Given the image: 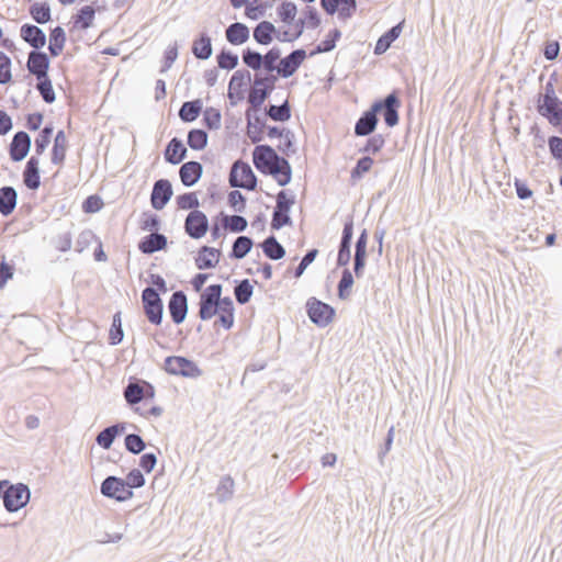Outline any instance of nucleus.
<instances>
[{
	"mask_svg": "<svg viewBox=\"0 0 562 562\" xmlns=\"http://www.w3.org/2000/svg\"><path fill=\"white\" fill-rule=\"evenodd\" d=\"M243 63L258 74L262 69L263 57L259 52L249 47L245 48L241 54Z\"/></svg>",
	"mask_w": 562,
	"mask_h": 562,
	"instance_id": "obj_47",
	"label": "nucleus"
},
{
	"mask_svg": "<svg viewBox=\"0 0 562 562\" xmlns=\"http://www.w3.org/2000/svg\"><path fill=\"white\" fill-rule=\"evenodd\" d=\"M12 80L11 59L0 50V85H7Z\"/></svg>",
	"mask_w": 562,
	"mask_h": 562,
	"instance_id": "obj_61",
	"label": "nucleus"
},
{
	"mask_svg": "<svg viewBox=\"0 0 562 562\" xmlns=\"http://www.w3.org/2000/svg\"><path fill=\"white\" fill-rule=\"evenodd\" d=\"M160 227V218L155 213H143V218L139 224V228L144 232L158 233Z\"/></svg>",
	"mask_w": 562,
	"mask_h": 562,
	"instance_id": "obj_59",
	"label": "nucleus"
},
{
	"mask_svg": "<svg viewBox=\"0 0 562 562\" xmlns=\"http://www.w3.org/2000/svg\"><path fill=\"white\" fill-rule=\"evenodd\" d=\"M245 9V15L250 20H258L263 16L269 4L262 0L248 1Z\"/></svg>",
	"mask_w": 562,
	"mask_h": 562,
	"instance_id": "obj_53",
	"label": "nucleus"
},
{
	"mask_svg": "<svg viewBox=\"0 0 562 562\" xmlns=\"http://www.w3.org/2000/svg\"><path fill=\"white\" fill-rule=\"evenodd\" d=\"M548 147L552 158L562 162V137L550 136L548 138Z\"/></svg>",
	"mask_w": 562,
	"mask_h": 562,
	"instance_id": "obj_64",
	"label": "nucleus"
},
{
	"mask_svg": "<svg viewBox=\"0 0 562 562\" xmlns=\"http://www.w3.org/2000/svg\"><path fill=\"white\" fill-rule=\"evenodd\" d=\"M222 114L215 108H206L203 111V123L209 130H217L221 126Z\"/></svg>",
	"mask_w": 562,
	"mask_h": 562,
	"instance_id": "obj_57",
	"label": "nucleus"
},
{
	"mask_svg": "<svg viewBox=\"0 0 562 562\" xmlns=\"http://www.w3.org/2000/svg\"><path fill=\"white\" fill-rule=\"evenodd\" d=\"M265 113L268 117L274 122H286L291 119V106L288 100L282 104L276 105L270 104L265 109Z\"/></svg>",
	"mask_w": 562,
	"mask_h": 562,
	"instance_id": "obj_39",
	"label": "nucleus"
},
{
	"mask_svg": "<svg viewBox=\"0 0 562 562\" xmlns=\"http://www.w3.org/2000/svg\"><path fill=\"white\" fill-rule=\"evenodd\" d=\"M21 38L27 43L33 49L41 50L46 44V34L37 25L25 23L20 29Z\"/></svg>",
	"mask_w": 562,
	"mask_h": 562,
	"instance_id": "obj_21",
	"label": "nucleus"
},
{
	"mask_svg": "<svg viewBox=\"0 0 562 562\" xmlns=\"http://www.w3.org/2000/svg\"><path fill=\"white\" fill-rule=\"evenodd\" d=\"M124 445L125 449L133 454H139L146 448V442L137 434L126 435L124 439Z\"/></svg>",
	"mask_w": 562,
	"mask_h": 562,
	"instance_id": "obj_54",
	"label": "nucleus"
},
{
	"mask_svg": "<svg viewBox=\"0 0 562 562\" xmlns=\"http://www.w3.org/2000/svg\"><path fill=\"white\" fill-rule=\"evenodd\" d=\"M177 205L181 210H191L194 211L199 207L200 202L195 194V192H187L183 194H180L176 199Z\"/></svg>",
	"mask_w": 562,
	"mask_h": 562,
	"instance_id": "obj_58",
	"label": "nucleus"
},
{
	"mask_svg": "<svg viewBox=\"0 0 562 562\" xmlns=\"http://www.w3.org/2000/svg\"><path fill=\"white\" fill-rule=\"evenodd\" d=\"M144 383L145 380L132 378L124 387L123 395L130 406H134L144 401Z\"/></svg>",
	"mask_w": 562,
	"mask_h": 562,
	"instance_id": "obj_30",
	"label": "nucleus"
},
{
	"mask_svg": "<svg viewBox=\"0 0 562 562\" xmlns=\"http://www.w3.org/2000/svg\"><path fill=\"white\" fill-rule=\"evenodd\" d=\"M385 144V138L382 134L370 135L366 145L360 149L361 153L376 154Z\"/></svg>",
	"mask_w": 562,
	"mask_h": 562,
	"instance_id": "obj_60",
	"label": "nucleus"
},
{
	"mask_svg": "<svg viewBox=\"0 0 562 562\" xmlns=\"http://www.w3.org/2000/svg\"><path fill=\"white\" fill-rule=\"evenodd\" d=\"M203 111V102L201 99H194L182 103L179 110V117L184 123L195 121Z\"/></svg>",
	"mask_w": 562,
	"mask_h": 562,
	"instance_id": "obj_33",
	"label": "nucleus"
},
{
	"mask_svg": "<svg viewBox=\"0 0 562 562\" xmlns=\"http://www.w3.org/2000/svg\"><path fill=\"white\" fill-rule=\"evenodd\" d=\"M234 480L231 475H225L221 479L216 488V496L218 502L224 503L233 497L234 494Z\"/></svg>",
	"mask_w": 562,
	"mask_h": 562,
	"instance_id": "obj_48",
	"label": "nucleus"
},
{
	"mask_svg": "<svg viewBox=\"0 0 562 562\" xmlns=\"http://www.w3.org/2000/svg\"><path fill=\"white\" fill-rule=\"evenodd\" d=\"M192 54L196 59L206 60L213 54L211 36L202 32L192 43Z\"/></svg>",
	"mask_w": 562,
	"mask_h": 562,
	"instance_id": "obj_31",
	"label": "nucleus"
},
{
	"mask_svg": "<svg viewBox=\"0 0 562 562\" xmlns=\"http://www.w3.org/2000/svg\"><path fill=\"white\" fill-rule=\"evenodd\" d=\"M306 52L303 48H297L292 50L289 55L285 57H281L280 61L278 63V69L277 74L278 76L282 78H289L293 76L296 70L300 68V66L303 64V61L306 58Z\"/></svg>",
	"mask_w": 562,
	"mask_h": 562,
	"instance_id": "obj_14",
	"label": "nucleus"
},
{
	"mask_svg": "<svg viewBox=\"0 0 562 562\" xmlns=\"http://www.w3.org/2000/svg\"><path fill=\"white\" fill-rule=\"evenodd\" d=\"M31 137L26 132H16L9 145L11 160L14 162L23 160L31 149Z\"/></svg>",
	"mask_w": 562,
	"mask_h": 562,
	"instance_id": "obj_17",
	"label": "nucleus"
},
{
	"mask_svg": "<svg viewBox=\"0 0 562 562\" xmlns=\"http://www.w3.org/2000/svg\"><path fill=\"white\" fill-rule=\"evenodd\" d=\"M353 283L355 279L351 271L348 268H344L337 284V294L340 300H347L350 296Z\"/></svg>",
	"mask_w": 562,
	"mask_h": 562,
	"instance_id": "obj_46",
	"label": "nucleus"
},
{
	"mask_svg": "<svg viewBox=\"0 0 562 562\" xmlns=\"http://www.w3.org/2000/svg\"><path fill=\"white\" fill-rule=\"evenodd\" d=\"M31 491L26 484H11L7 480L0 481V498L9 513H15L30 502Z\"/></svg>",
	"mask_w": 562,
	"mask_h": 562,
	"instance_id": "obj_3",
	"label": "nucleus"
},
{
	"mask_svg": "<svg viewBox=\"0 0 562 562\" xmlns=\"http://www.w3.org/2000/svg\"><path fill=\"white\" fill-rule=\"evenodd\" d=\"M402 29L403 22H400L396 25L392 26L390 30H387L385 33H383L375 43L374 54H384L391 47L392 43L398 38Z\"/></svg>",
	"mask_w": 562,
	"mask_h": 562,
	"instance_id": "obj_32",
	"label": "nucleus"
},
{
	"mask_svg": "<svg viewBox=\"0 0 562 562\" xmlns=\"http://www.w3.org/2000/svg\"><path fill=\"white\" fill-rule=\"evenodd\" d=\"M23 183L30 190H37L41 186L40 175V159L36 156H31L26 161L25 168L22 173Z\"/></svg>",
	"mask_w": 562,
	"mask_h": 562,
	"instance_id": "obj_24",
	"label": "nucleus"
},
{
	"mask_svg": "<svg viewBox=\"0 0 562 562\" xmlns=\"http://www.w3.org/2000/svg\"><path fill=\"white\" fill-rule=\"evenodd\" d=\"M250 80L251 75L247 69H238L233 74L228 83L227 92L231 105H236V101H233V91H236L237 100L241 101L244 99L245 86L247 82H250Z\"/></svg>",
	"mask_w": 562,
	"mask_h": 562,
	"instance_id": "obj_22",
	"label": "nucleus"
},
{
	"mask_svg": "<svg viewBox=\"0 0 562 562\" xmlns=\"http://www.w3.org/2000/svg\"><path fill=\"white\" fill-rule=\"evenodd\" d=\"M209 135L202 128H192L188 132L187 143L193 150H202L207 145Z\"/></svg>",
	"mask_w": 562,
	"mask_h": 562,
	"instance_id": "obj_45",
	"label": "nucleus"
},
{
	"mask_svg": "<svg viewBox=\"0 0 562 562\" xmlns=\"http://www.w3.org/2000/svg\"><path fill=\"white\" fill-rule=\"evenodd\" d=\"M373 165V159L370 156H363L358 159L356 166L351 169L350 177L352 180L361 179Z\"/></svg>",
	"mask_w": 562,
	"mask_h": 562,
	"instance_id": "obj_56",
	"label": "nucleus"
},
{
	"mask_svg": "<svg viewBox=\"0 0 562 562\" xmlns=\"http://www.w3.org/2000/svg\"><path fill=\"white\" fill-rule=\"evenodd\" d=\"M144 314L153 325H160L164 315V303L160 294L153 286H146L142 292Z\"/></svg>",
	"mask_w": 562,
	"mask_h": 562,
	"instance_id": "obj_7",
	"label": "nucleus"
},
{
	"mask_svg": "<svg viewBox=\"0 0 562 562\" xmlns=\"http://www.w3.org/2000/svg\"><path fill=\"white\" fill-rule=\"evenodd\" d=\"M36 90L38 91L43 101L47 104L54 103L56 100V94L49 75L36 78Z\"/></svg>",
	"mask_w": 562,
	"mask_h": 562,
	"instance_id": "obj_43",
	"label": "nucleus"
},
{
	"mask_svg": "<svg viewBox=\"0 0 562 562\" xmlns=\"http://www.w3.org/2000/svg\"><path fill=\"white\" fill-rule=\"evenodd\" d=\"M50 59L43 50H31L27 56L26 68L35 78L48 76Z\"/></svg>",
	"mask_w": 562,
	"mask_h": 562,
	"instance_id": "obj_18",
	"label": "nucleus"
},
{
	"mask_svg": "<svg viewBox=\"0 0 562 562\" xmlns=\"http://www.w3.org/2000/svg\"><path fill=\"white\" fill-rule=\"evenodd\" d=\"M66 43V32L61 26H56L50 30L48 50L53 57L61 54Z\"/></svg>",
	"mask_w": 562,
	"mask_h": 562,
	"instance_id": "obj_36",
	"label": "nucleus"
},
{
	"mask_svg": "<svg viewBox=\"0 0 562 562\" xmlns=\"http://www.w3.org/2000/svg\"><path fill=\"white\" fill-rule=\"evenodd\" d=\"M228 183L231 188H241L252 191L257 188V176L248 162L237 159L231 167Z\"/></svg>",
	"mask_w": 562,
	"mask_h": 562,
	"instance_id": "obj_5",
	"label": "nucleus"
},
{
	"mask_svg": "<svg viewBox=\"0 0 562 562\" xmlns=\"http://www.w3.org/2000/svg\"><path fill=\"white\" fill-rule=\"evenodd\" d=\"M255 168L266 176H272L280 187L291 182L292 167L286 158L267 144L257 145L252 150Z\"/></svg>",
	"mask_w": 562,
	"mask_h": 562,
	"instance_id": "obj_1",
	"label": "nucleus"
},
{
	"mask_svg": "<svg viewBox=\"0 0 562 562\" xmlns=\"http://www.w3.org/2000/svg\"><path fill=\"white\" fill-rule=\"evenodd\" d=\"M323 10L328 15H334L338 12L340 19L350 18L357 9L356 0H321Z\"/></svg>",
	"mask_w": 562,
	"mask_h": 562,
	"instance_id": "obj_20",
	"label": "nucleus"
},
{
	"mask_svg": "<svg viewBox=\"0 0 562 562\" xmlns=\"http://www.w3.org/2000/svg\"><path fill=\"white\" fill-rule=\"evenodd\" d=\"M207 216L200 210L191 211L184 221V232L193 239L202 238L209 231Z\"/></svg>",
	"mask_w": 562,
	"mask_h": 562,
	"instance_id": "obj_12",
	"label": "nucleus"
},
{
	"mask_svg": "<svg viewBox=\"0 0 562 562\" xmlns=\"http://www.w3.org/2000/svg\"><path fill=\"white\" fill-rule=\"evenodd\" d=\"M95 16V9L92 5L80 8L75 16V25L80 30H87L92 26Z\"/></svg>",
	"mask_w": 562,
	"mask_h": 562,
	"instance_id": "obj_44",
	"label": "nucleus"
},
{
	"mask_svg": "<svg viewBox=\"0 0 562 562\" xmlns=\"http://www.w3.org/2000/svg\"><path fill=\"white\" fill-rule=\"evenodd\" d=\"M305 30V20H296L294 23V33L290 31L278 30L270 21L259 22L252 30L254 40L260 45H269L274 38L280 42H294Z\"/></svg>",
	"mask_w": 562,
	"mask_h": 562,
	"instance_id": "obj_2",
	"label": "nucleus"
},
{
	"mask_svg": "<svg viewBox=\"0 0 562 562\" xmlns=\"http://www.w3.org/2000/svg\"><path fill=\"white\" fill-rule=\"evenodd\" d=\"M223 285L220 283L210 284L200 295L198 316L202 321H209L218 313L220 295H222Z\"/></svg>",
	"mask_w": 562,
	"mask_h": 562,
	"instance_id": "obj_6",
	"label": "nucleus"
},
{
	"mask_svg": "<svg viewBox=\"0 0 562 562\" xmlns=\"http://www.w3.org/2000/svg\"><path fill=\"white\" fill-rule=\"evenodd\" d=\"M124 338V331L122 328L121 312H116L113 315L111 328L109 331V342L112 346H116L122 342Z\"/></svg>",
	"mask_w": 562,
	"mask_h": 562,
	"instance_id": "obj_49",
	"label": "nucleus"
},
{
	"mask_svg": "<svg viewBox=\"0 0 562 562\" xmlns=\"http://www.w3.org/2000/svg\"><path fill=\"white\" fill-rule=\"evenodd\" d=\"M18 192L11 186L0 188V214L4 217L11 215L16 207Z\"/></svg>",
	"mask_w": 562,
	"mask_h": 562,
	"instance_id": "obj_29",
	"label": "nucleus"
},
{
	"mask_svg": "<svg viewBox=\"0 0 562 562\" xmlns=\"http://www.w3.org/2000/svg\"><path fill=\"white\" fill-rule=\"evenodd\" d=\"M277 80L278 77L273 74H266L265 76L259 74L255 75L254 89L249 92L247 99L254 112H258L265 101L269 98L276 88Z\"/></svg>",
	"mask_w": 562,
	"mask_h": 562,
	"instance_id": "obj_4",
	"label": "nucleus"
},
{
	"mask_svg": "<svg viewBox=\"0 0 562 562\" xmlns=\"http://www.w3.org/2000/svg\"><path fill=\"white\" fill-rule=\"evenodd\" d=\"M254 246V240L248 236H238L232 246V251L229 252V258L232 259H243L245 258Z\"/></svg>",
	"mask_w": 562,
	"mask_h": 562,
	"instance_id": "obj_38",
	"label": "nucleus"
},
{
	"mask_svg": "<svg viewBox=\"0 0 562 562\" xmlns=\"http://www.w3.org/2000/svg\"><path fill=\"white\" fill-rule=\"evenodd\" d=\"M221 255L222 252L220 249L210 246H202L195 258V266L199 270L214 268L218 263Z\"/></svg>",
	"mask_w": 562,
	"mask_h": 562,
	"instance_id": "obj_25",
	"label": "nucleus"
},
{
	"mask_svg": "<svg viewBox=\"0 0 562 562\" xmlns=\"http://www.w3.org/2000/svg\"><path fill=\"white\" fill-rule=\"evenodd\" d=\"M259 246L263 255L271 260H280L285 256V248L278 241L274 235L268 236Z\"/></svg>",
	"mask_w": 562,
	"mask_h": 562,
	"instance_id": "obj_34",
	"label": "nucleus"
},
{
	"mask_svg": "<svg viewBox=\"0 0 562 562\" xmlns=\"http://www.w3.org/2000/svg\"><path fill=\"white\" fill-rule=\"evenodd\" d=\"M217 66L221 69L232 70L238 66V55L229 49L223 48L216 56Z\"/></svg>",
	"mask_w": 562,
	"mask_h": 562,
	"instance_id": "obj_51",
	"label": "nucleus"
},
{
	"mask_svg": "<svg viewBox=\"0 0 562 562\" xmlns=\"http://www.w3.org/2000/svg\"><path fill=\"white\" fill-rule=\"evenodd\" d=\"M371 105H378L376 115L379 116L380 114L383 116L387 127H394L398 124L401 100L397 90H393L383 99L375 100Z\"/></svg>",
	"mask_w": 562,
	"mask_h": 562,
	"instance_id": "obj_9",
	"label": "nucleus"
},
{
	"mask_svg": "<svg viewBox=\"0 0 562 562\" xmlns=\"http://www.w3.org/2000/svg\"><path fill=\"white\" fill-rule=\"evenodd\" d=\"M187 154L188 149L183 142L178 137H173L167 144L164 151V157L167 162L171 165H178L187 157Z\"/></svg>",
	"mask_w": 562,
	"mask_h": 562,
	"instance_id": "obj_27",
	"label": "nucleus"
},
{
	"mask_svg": "<svg viewBox=\"0 0 562 562\" xmlns=\"http://www.w3.org/2000/svg\"><path fill=\"white\" fill-rule=\"evenodd\" d=\"M203 175V166L201 162L191 160L182 164L179 169V177L184 187H193Z\"/></svg>",
	"mask_w": 562,
	"mask_h": 562,
	"instance_id": "obj_23",
	"label": "nucleus"
},
{
	"mask_svg": "<svg viewBox=\"0 0 562 562\" xmlns=\"http://www.w3.org/2000/svg\"><path fill=\"white\" fill-rule=\"evenodd\" d=\"M340 37L341 32L337 27L333 29L328 32L326 38L315 46V48L310 53V56L331 52L335 49L336 44Z\"/></svg>",
	"mask_w": 562,
	"mask_h": 562,
	"instance_id": "obj_41",
	"label": "nucleus"
},
{
	"mask_svg": "<svg viewBox=\"0 0 562 562\" xmlns=\"http://www.w3.org/2000/svg\"><path fill=\"white\" fill-rule=\"evenodd\" d=\"M68 147V140L63 130L58 131L52 149V164L63 165L66 158V151Z\"/></svg>",
	"mask_w": 562,
	"mask_h": 562,
	"instance_id": "obj_35",
	"label": "nucleus"
},
{
	"mask_svg": "<svg viewBox=\"0 0 562 562\" xmlns=\"http://www.w3.org/2000/svg\"><path fill=\"white\" fill-rule=\"evenodd\" d=\"M218 217L223 221L224 229L233 233H241L246 231L248 226L247 220L241 215H227L224 212H221Z\"/></svg>",
	"mask_w": 562,
	"mask_h": 562,
	"instance_id": "obj_40",
	"label": "nucleus"
},
{
	"mask_svg": "<svg viewBox=\"0 0 562 562\" xmlns=\"http://www.w3.org/2000/svg\"><path fill=\"white\" fill-rule=\"evenodd\" d=\"M262 57H263L262 69L267 74H273V71H277V69H278L277 63H279L281 59V49L278 46H273L265 55H262Z\"/></svg>",
	"mask_w": 562,
	"mask_h": 562,
	"instance_id": "obj_50",
	"label": "nucleus"
},
{
	"mask_svg": "<svg viewBox=\"0 0 562 562\" xmlns=\"http://www.w3.org/2000/svg\"><path fill=\"white\" fill-rule=\"evenodd\" d=\"M100 492L104 497L116 502H126L134 495L125 480L115 475H109L102 481Z\"/></svg>",
	"mask_w": 562,
	"mask_h": 562,
	"instance_id": "obj_11",
	"label": "nucleus"
},
{
	"mask_svg": "<svg viewBox=\"0 0 562 562\" xmlns=\"http://www.w3.org/2000/svg\"><path fill=\"white\" fill-rule=\"evenodd\" d=\"M164 369L172 375L196 379L202 375V370L198 364L182 356H169L165 359Z\"/></svg>",
	"mask_w": 562,
	"mask_h": 562,
	"instance_id": "obj_8",
	"label": "nucleus"
},
{
	"mask_svg": "<svg viewBox=\"0 0 562 562\" xmlns=\"http://www.w3.org/2000/svg\"><path fill=\"white\" fill-rule=\"evenodd\" d=\"M172 193V186L168 179H159L155 181L150 193L151 206L157 211L162 210L170 201Z\"/></svg>",
	"mask_w": 562,
	"mask_h": 562,
	"instance_id": "obj_15",
	"label": "nucleus"
},
{
	"mask_svg": "<svg viewBox=\"0 0 562 562\" xmlns=\"http://www.w3.org/2000/svg\"><path fill=\"white\" fill-rule=\"evenodd\" d=\"M283 140L279 144L278 149L283 153L286 156H290L291 154H295L294 148V142H295V135L292 131L288 130L284 132V134L281 137Z\"/></svg>",
	"mask_w": 562,
	"mask_h": 562,
	"instance_id": "obj_63",
	"label": "nucleus"
},
{
	"mask_svg": "<svg viewBox=\"0 0 562 562\" xmlns=\"http://www.w3.org/2000/svg\"><path fill=\"white\" fill-rule=\"evenodd\" d=\"M376 110L378 105H371L360 115L355 124L356 136H370L375 131L379 123Z\"/></svg>",
	"mask_w": 562,
	"mask_h": 562,
	"instance_id": "obj_19",
	"label": "nucleus"
},
{
	"mask_svg": "<svg viewBox=\"0 0 562 562\" xmlns=\"http://www.w3.org/2000/svg\"><path fill=\"white\" fill-rule=\"evenodd\" d=\"M537 112L550 124L560 123L562 116V100L555 98H537Z\"/></svg>",
	"mask_w": 562,
	"mask_h": 562,
	"instance_id": "obj_13",
	"label": "nucleus"
},
{
	"mask_svg": "<svg viewBox=\"0 0 562 562\" xmlns=\"http://www.w3.org/2000/svg\"><path fill=\"white\" fill-rule=\"evenodd\" d=\"M277 13L283 23L291 24L297 13L296 4L291 1H282L277 8Z\"/></svg>",
	"mask_w": 562,
	"mask_h": 562,
	"instance_id": "obj_52",
	"label": "nucleus"
},
{
	"mask_svg": "<svg viewBox=\"0 0 562 562\" xmlns=\"http://www.w3.org/2000/svg\"><path fill=\"white\" fill-rule=\"evenodd\" d=\"M228 205L236 212H244L246 210V196L238 190H233L227 196Z\"/></svg>",
	"mask_w": 562,
	"mask_h": 562,
	"instance_id": "obj_62",
	"label": "nucleus"
},
{
	"mask_svg": "<svg viewBox=\"0 0 562 562\" xmlns=\"http://www.w3.org/2000/svg\"><path fill=\"white\" fill-rule=\"evenodd\" d=\"M295 204V196L288 195L285 190H281L277 194L276 214L288 213L290 214L291 207Z\"/></svg>",
	"mask_w": 562,
	"mask_h": 562,
	"instance_id": "obj_55",
	"label": "nucleus"
},
{
	"mask_svg": "<svg viewBox=\"0 0 562 562\" xmlns=\"http://www.w3.org/2000/svg\"><path fill=\"white\" fill-rule=\"evenodd\" d=\"M306 313L310 321L318 327L329 325L336 315V311L331 305L316 297H310L307 300Z\"/></svg>",
	"mask_w": 562,
	"mask_h": 562,
	"instance_id": "obj_10",
	"label": "nucleus"
},
{
	"mask_svg": "<svg viewBox=\"0 0 562 562\" xmlns=\"http://www.w3.org/2000/svg\"><path fill=\"white\" fill-rule=\"evenodd\" d=\"M234 295L236 302L240 305L247 304L254 293V286L248 279L235 281Z\"/></svg>",
	"mask_w": 562,
	"mask_h": 562,
	"instance_id": "obj_42",
	"label": "nucleus"
},
{
	"mask_svg": "<svg viewBox=\"0 0 562 562\" xmlns=\"http://www.w3.org/2000/svg\"><path fill=\"white\" fill-rule=\"evenodd\" d=\"M168 311L172 322L177 325L184 322L188 314V300L183 291H175L168 302Z\"/></svg>",
	"mask_w": 562,
	"mask_h": 562,
	"instance_id": "obj_16",
	"label": "nucleus"
},
{
	"mask_svg": "<svg viewBox=\"0 0 562 562\" xmlns=\"http://www.w3.org/2000/svg\"><path fill=\"white\" fill-rule=\"evenodd\" d=\"M29 14L38 24H46L52 20V11L48 2H34L29 7Z\"/></svg>",
	"mask_w": 562,
	"mask_h": 562,
	"instance_id": "obj_37",
	"label": "nucleus"
},
{
	"mask_svg": "<svg viewBox=\"0 0 562 562\" xmlns=\"http://www.w3.org/2000/svg\"><path fill=\"white\" fill-rule=\"evenodd\" d=\"M166 246L167 237L160 233L146 235L138 243L139 251L145 255H151L156 251L162 250Z\"/></svg>",
	"mask_w": 562,
	"mask_h": 562,
	"instance_id": "obj_26",
	"label": "nucleus"
},
{
	"mask_svg": "<svg viewBox=\"0 0 562 562\" xmlns=\"http://www.w3.org/2000/svg\"><path fill=\"white\" fill-rule=\"evenodd\" d=\"M249 27L241 22H234L225 30L226 41L235 46L243 45L249 40Z\"/></svg>",
	"mask_w": 562,
	"mask_h": 562,
	"instance_id": "obj_28",
	"label": "nucleus"
}]
</instances>
